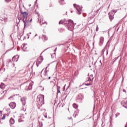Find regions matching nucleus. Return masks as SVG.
<instances>
[{"label":"nucleus","mask_w":127,"mask_h":127,"mask_svg":"<svg viewBox=\"0 0 127 127\" xmlns=\"http://www.w3.org/2000/svg\"><path fill=\"white\" fill-rule=\"evenodd\" d=\"M125 127H127V126L126 125Z\"/></svg>","instance_id":"obj_47"},{"label":"nucleus","mask_w":127,"mask_h":127,"mask_svg":"<svg viewBox=\"0 0 127 127\" xmlns=\"http://www.w3.org/2000/svg\"><path fill=\"white\" fill-rule=\"evenodd\" d=\"M104 37H101L100 38V41H99V46H103V44H104Z\"/></svg>","instance_id":"obj_10"},{"label":"nucleus","mask_w":127,"mask_h":127,"mask_svg":"<svg viewBox=\"0 0 127 127\" xmlns=\"http://www.w3.org/2000/svg\"><path fill=\"white\" fill-rule=\"evenodd\" d=\"M38 20H39V21H40V25L41 26V25H42V24H44V23H44V22H43L42 24H41V21H43V18L42 17H41V16H40V15H39V14H38Z\"/></svg>","instance_id":"obj_12"},{"label":"nucleus","mask_w":127,"mask_h":127,"mask_svg":"<svg viewBox=\"0 0 127 127\" xmlns=\"http://www.w3.org/2000/svg\"><path fill=\"white\" fill-rule=\"evenodd\" d=\"M21 101H25V98H22Z\"/></svg>","instance_id":"obj_29"},{"label":"nucleus","mask_w":127,"mask_h":127,"mask_svg":"<svg viewBox=\"0 0 127 127\" xmlns=\"http://www.w3.org/2000/svg\"><path fill=\"white\" fill-rule=\"evenodd\" d=\"M116 12V10H112L110 12L108 13L109 17L110 20H113V19H114V15H115Z\"/></svg>","instance_id":"obj_5"},{"label":"nucleus","mask_w":127,"mask_h":127,"mask_svg":"<svg viewBox=\"0 0 127 127\" xmlns=\"http://www.w3.org/2000/svg\"><path fill=\"white\" fill-rule=\"evenodd\" d=\"M18 20H19V21H20V17H18Z\"/></svg>","instance_id":"obj_30"},{"label":"nucleus","mask_w":127,"mask_h":127,"mask_svg":"<svg viewBox=\"0 0 127 127\" xmlns=\"http://www.w3.org/2000/svg\"><path fill=\"white\" fill-rule=\"evenodd\" d=\"M42 61H43V59L42 57H39L36 62V65L38 67L39 66V64H40Z\"/></svg>","instance_id":"obj_8"},{"label":"nucleus","mask_w":127,"mask_h":127,"mask_svg":"<svg viewBox=\"0 0 127 127\" xmlns=\"http://www.w3.org/2000/svg\"><path fill=\"white\" fill-rule=\"evenodd\" d=\"M83 16H86V15H85L83 14Z\"/></svg>","instance_id":"obj_43"},{"label":"nucleus","mask_w":127,"mask_h":127,"mask_svg":"<svg viewBox=\"0 0 127 127\" xmlns=\"http://www.w3.org/2000/svg\"><path fill=\"white\" fill-rule=\"evenodd\" d=\"M59 24H65L66 26H67V29L72 31V30H74L75 29V25H76V23L74 24V22L73 20L70 19L68 21H64V22H62V20L59 21Z\"/></svg>","instance_id":"obj_1"},{"label":"nucleus","mask_w":127,"mask_h":127,"mask_svg":"<svg viewBox=\"0 0 127 127\" xmlns=\"http://www.w3.org/2000/svg\"><path fill=\"white\" fill-rule=\"evenodd\" d=\"M9 106L10 107L11 109H14L16 107V104L14 102H11Z\"/></svg>","instance_id":"obj_11"},{"label":"nucleus","mask_w":127,"mask_h":127,"mask_svg":"<svg viewBox=\"0 0 127 127\" xmlns=\"http://www.w3.org/2000/svg\"><path fill=\"white\" fill-rule=\"evenodd\" d=\"M123 91L124 93H127V91L126 90V89H123Z\"/></svg>","instance_id":"obj_27"},{"label":"nucleus","mask_w":127,"mask_h":127,"mask_svg":"<svg viewBox=\"0 0 127 127\" xmlns=\"http://www.w3.org/2000/svg\"><path fill=\"white\" fill-rule=\"evenodd\" d=\"M121 104L124 108L127 109V100L125 99L121 102Z\"/></svg>","instance_id":"obj_9"},{"label":"nucleus","mask_w":127,"mask_h":127,"mask_svg":"<svg viewBox=\"0 0 127 127\" xmlns=\"http://www.w3.org/2000/svg\"><path fill=\"white\" fill-rule=\"evenodd\" d=\"M42 39L44 41H46V40H48V38L46 35H43V36H42Z\"/></svg>","instance_id":"obj_13"},{"label":"nucleus","mask_w":127,"mask_h":127,"mask_svg":"<svg viewBox=\"0 0 127 127\" xmlns=\"http://www.w3.org/2000/svg\"><path fill=\"white\" fill-rule=\"evenodd\" d=\"M17 58H18V56H14L12 58L13 61H15L16 62V61H17Z\"/></svg>","instance_id":"obj_16"},{"label":"nucleus","mask_w":127,"mask_h":127,"mask_svg":"<svg viewBox=\"0 0 127 127\" xmlns=\"http://www.w3.org/2000/svg\"><path fill=\"white\" fill-rule=\"evenodd\" d=\"M65 87H66V84H65L64 87V91H65Z\"/></svg>","instance_id":"obj_28"},{"label":"nucleus","mask_w":127,"mask_h":127,"mask_svg":"<svg viewBox=\"0 0 127 127\" xmlns=\"http://www.w3.org/2000/svg\"><path fill=\"white\" fill-rule=\"evenodd\" d=\"M49 79H51V77H49Z\"/></svg>","instance_id":"obj_34"},{"label":"nucleus","mask_w":127,"mask_h":127,"mask_svg":"<svg viewBox=\"0 0 127 127\" xmlns=\"http://www.w3.org/2000/svg\"><path fill=\"white\" fill-rule=\"evenodd\" d=\"M30 89H32V85H30L29 86V90H30Z\"/></svg>","instance_id":"obj_24"},{"label":"nucleus","mask_w":127,"mask_h":127,"mask_svg":"<svg viewBox=\"0 0 127 127\" xmlns=\"http://www.w3.org/2000/svg\"><path fill=\"white\" fill-rule=\"evenodd\" d=\"M9 123L10 125H14V123H15V121L13 118H10Z\"/></svg>","instance_id":"obj_14"},{"label":"nucleus","mask_w":127,"mask_h":127,"mask_svg":"<svg viewBox=\"0 0 127 127\" xmlns=\"http://www.w3.org/2000/svg\"><path fill=\"white\" fill-rule=\"evenodd\" d=\"M66 15H67V12H66V14H65Z\"/></svg>","instance_id":"obj_40"},{"label":"nucleus","mask_w":127,"mask_h":127,"mask_svg":"<svg viewBox=\"0 0 127 127\" xmlns=\"http://www.w3.org/2000/svg\"><path fill=\"white\" fill-rule=\"evenodd\" d=\"M73 6L76 9V13L77 14H81V11H82V8H83V7L82 6H80L79 5L76 6V4H73Z\"/></svg>","instance_id":"obj_4"},{"label":"nucleus","mask_w":127,"mask_h":127,"mask_svg":"<svg viewBox=\"0 0 127 127\" xmlns=\"http://www.w3.org/2000/svg\"><path fill=\"white\" fill-rule=\"evenodd\" d=\"M60 3L63 5V4H65V1L64 0H60Z\"/></svg>","instance_id":"obj_18"},{"label":"nucleus","mask_w":127,"mask_h":127,"mask_svg":"<svg viewBox=\"0 0 127 127\" xmlns=\"http://www.w3.org/2000/svg\"><path fill=\"white\" fill-rule=\"evenodd\" d=\"M48 75V70L45 69L44 72V76H46Z\"/></svg>","instance_id":"obj_17"},{"label":"nucleus","mask_w":127,"mask_h":127,"mask_svg":"<svg viewBox=\"0 0 127 127\" xmlns=\"http://www.w3.org/2000/svg\"><path fill=\"white\" fill-rule=\"evenodd\" d=\"M27 39H29V36H28Z\"/></svg>","instance_id":"obj_38"},{"label":"nucleus","mask_w":127,"mask_h":127,"mask_svg":"<svg viewBox=\"0 0 127 127\" xmlns=\"http://www.w3.org/2000/svg\"><path fill=\"white\" fill-rule=\"evenodd\" d=\"M31 5V4H29V6H30Z\"/></svg>","instance_id":"obj_42"},{"label":"nucleus","mask_w":127,"mask_h":127,"mask_svg":"<svg viewBox=\"0 0 127 127\" xmlns=\"http://www.w3.org/2000/svg\"><path fill=\"white\" fill-rule=\"evenodd\" d=\"M70 12L72 13V12H73V11H71Z\"/></svg>","instance_id":"obj_39"},{"label":"nucleus","mask_w":127,"mask_h":127,"mask_svg":"<svg viewBox=\"0 0 127 127\" xmlns=\"http://www.w3.org/2000/svg\"><path fill=\"white\" fill-rule=\"evenodd\" d=\"M60 89H61V87L60 86H58L57 87V94H60V93H61V92L60 91Z\"/></svg>","instance_id":"obj_19"},{"label":"nucleus","mask_w":127,"mask_h":127,"mask_svg":"<svg viewBox=\"0 0 127 127\" xmlns=\"http://www.w3.org/2000/svg\"><path fill=\"white\" fill-rule=\"evenodd\" d=\"M27 36H29V34H27Z\"/></svg>","instance_id":"obj_32"},{"label":"nucleus","mask_w":127,"mask_h":127,"mask_svg":"<svg viewBox=\"0 0 127 127\" xmlns=\"http://www.w3.org/2000/svg\"><path fill=\"white\" fill-rule=\"evenodd\" d=\"M115 45H117V43L115 44Z\"/></svg>","instance_id":"obj_45"},{"label":"nucleus","mask_w":127,"mask_h":127,"mask_svg":"<svg viewBox=\"0 0 127 127\" xmlns=\"http://www.w3.org/2000/svg\"><path fill=\"white\" fill-rule=\"evenodd\" d=\"M19 40H20V38H19Z\"/></svg>","instance_id":"obj_48"},{"label":"nucleus","mask_w":127,"mask_h":127,"mask_svg":"<svg viewBox=\"0 0 127 127\" xmlns=\"http://www.w3.org/2000/svg\"><path fill=\"white\" fill-rule=\"evenodd\" d=\"M96 31H99V27H98V26H97Z\"/></svg>","instance_id":"obj_26"},{"label":"nucleus","mask_w":127,"mask_h":127,"mask_svg":"<svg viewBox=\"0 0 127 127\" xmlns=\"http://www.w3.org/2000/svg\"><path fill=\"white\" fill-rule=\"evenodd\" d=\"M29 34H31V32H30L29 33Z\"/></svg>","instance_id":"obj_41"},{"label":"nucleus","mask_w":127,"mask_h":127,"mask_svg":"<svg viewBox=\"0 0 127 127\" xmlns=\"http://www.w3.org/2000/svg\"><path fill=\"white\" fill-rule=\"evenodd\" d=\"M36 2H37V0H36V1L35 2V3H36Z\"/></svg>","instance_id":"obj_33"},{"label":"nucleus","mask_w":127,"mask_h":127,"mask_svg":"<svg viewBox=\"0 0 127 127\" xmlns=\"http://www.w3.org/2000/svg\"><path fill=\"white\" fill-rule=\"evenodd\" d=\"M56 50H57V49H55L54 50V51H56Z\"/></svg>","instance_id":"obj_36"},{"label":"nucleus","mask_w":127,"mask_h":127,"mask_svg":"<svg viewBox=\"0 0 127 127\" xmlns=\"http://www.w3.org/2000/svg\"><path fill=\"white\" fill-rule=\"evenodd\" d=\"M38 102L39 103H42V102H44V95H39L37 98Z\"/></svg>","instance_id":"obj_7"},{"label":"nucleus","mask_w":127,"mask_h":127,"mask_svg":"<svg viewBox=\"0 0 127 127\" xmlns=\"http://www.w3.org/2000/svg\"><path fill=\"white\" fill-rule=\"evenodd\" d=\"M109 42H110V41H108V43H109Z\"/></svg>","instance_id":"obj_44"},{"label":"nucleus","mask_w":127,"mask_h":127,"mask_svg":"<svg viewBox=\"0 0 127 127\" xmlns=\"http://www.w3.org/2000/svg\"><path fill=\"white\" fill-rule=\"evenodd\" d=\"M64 45H65L64 44H59L58 45L54 46L53 47H55V48H57V47H56V46H58V47H64Z\"/></svg>","instance_id":"obj_15"},{"label":"nucleus","mask_w":127,"mask_h":127,"mask_svg":"<svg viewBox=\"0 0 127 127\" xmlns=\"http://www.w3.org/2000/svg\"><path fill=\"white\" fill-rule=\"evenodd\" d=\"M25 45H27V44H24V45H23V47H25Z\"/></svg>","instance_id":"obj_31"},{"label":"nucleus","mask_w":127,"mask_h":127,"mask_svg":"<svg viewBox=\"0 0 127 127\" xmlns=\"http://www.w3.org/2000/svg\"><path fill=\"white\" fill-rule=\"evenodd\" d=\"M6 2H10V1H11V0H5Z\"/></svg>","instance_id":"obj_25"},{"label":"nucleus","mask_w":127,"mask_h":127,"mask_svg":"<svg viewBox=\"0 0 127 127\" xmlns=\"http://www.w3.org/2000/svg\"><path fill=\"white\" fill-rule=\"evenodd\" d=\"M31 21H32V18L30 19V20H29V19L28 18L26 19V20H25L23 21L24 22V28H25V27H28V26L30 25V22H31Z\"/></svg>","instance_id":"obj_2"},{"label":"nucleus","mask_w":127,"mask_h":127,"mask_svg":"<svg viewBox=\"0 0 127 127\" xmlns=\"http://www.w3.org/2000/svg\"><path fill=\"white\" fill-rule=\"evenodd\" d=\"M21 13L23 16V21L24 20H26V19H28V18H27V15H28L27 12L21 11Z\"/></svg>","instance_id":"obj_6"},{"label":"nucleus","mask_w":127,"mask_h":127,"mask_svg":"<svg viewBox=\"0 0 127 127\" xmlns=\"http://www.w3.org/2000/svg\"><path fill=\"white\" fill-rule=\"evenodd\" d=\"M25 48H27V47H26Z\"/></svg>","instance_id":"obj_46"},{"label":"nucleus","mask_w":127,"mask_h":127,"mask_svg":"<svg viewBox=\"0 0 127 127\" xmlns=\"http://www.w3.org/2000/svg\"><path fill=\"white\" fill-rule=\"evenodd\" d=\"M73 107L74 109H77L78 108V105L75 103L73 104Z\"/></svg>","instance_id":"obj_21"},{"label":"nucleus","mask_w":127,"mask_h":127,"mask_svg":"<svg viewBox=\"0 0 127 127\" xmlns=\"http://www.w3.org/2000/svg\"><path fill=\"white\" fill-rule=\"evenodd\" d=\"M64 28H61L60 29H59V31L60 32H63V31H64Z\"/></svg>","instance_id":"obj_22"},{"label":"nucleus","mask_w":127,"mask_h":127,"mask_svg":"<svg viewBox=\"0 0 127 127\" xmlns=\"http://www.w3.org/2000/svg\"><path fill=\"white\" fill-rule=\"evenodd\" d=\"M35 36H37V34H36L35 35Z\"/></svg>","instance_id":"obj_37"},{"label":"nucleus","mask_w":127,"mask_h":127,"mask_svg":"<svg viewBox=\"0 0 127 127\" xmlns=\"http://www.w3.org/2000/svg\"><path fill=\"white\" fill-rule=\"evenodd\" d=\"M88 80L87 82H89V83L85 84L86 86H90V85H92L93 83V80H94V75L93 74H89Z\"/></svg>","instance_id":"obj_3"},{"label":"nucleus","mask_w":127,"mask_h":127,"mask_svg":"<svg viewBox=\"0 0 127 127\" xmlns=\"http://www.w3.org/2000/svg\"><path fill=\"white\" fill-rule=\"evenodd\" d=\"M68 88H69V86L67 87V88H66V90H68Z\"/></svg>","instance_id":"obj_35"},{"label":"nucleus","mask_w":127,"mask_h":127,"mask_svg":"<svg viewBox=\"0 0 127 127\" xmlns=\"http://www.w3.org/2000/svg\"><path fill=\"white\" fill-rule=\"evenodd\" d=\"M5 87V85L4 83H1L0 85V89H3Z\"/></svg>","instance_id":"obj_20"},{"label":"nucleus","mask_w":127,"mask_h":127,"mask_svg":"<svg viewBox=\"0 0 127 127\" xmlns=\"http://www.w3.org/2000/svg\"><path fill=\"white\" fill-rule=\"evenodd\" d=\"M7 116L6 114H4L2 117V120H5V117Z\"/></svg>","instance_id":"obj_23"}]
</instances>
